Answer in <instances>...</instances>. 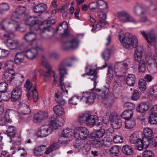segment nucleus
<instances>
[{
	"label": "nucleus",
	"mask_w": 157,
	"mask_h": 157,
	"mask_svg": "<svg viewBox=\"0 0 157 157\" xmlns=\"http://www.w3.org/2000/svg\"><path fill=\"white\" fill-rule=\"evenodd\" d=\"M53 127L52 124H45L41 126L38 130L37 135L40 137H46L51 134Z\"/></svg>",
	"instance_id": "obj_10"
},
{
	"label": "nucleus",
	"mask_w": 157,
	"mask_h": 157,
	"mask_svg": "<svg viewBox=\"0 0 157 157\" xmlns=\"http://www.w3.org/2000/svg\"><path fill=\"white\" fill-rule=\"evenodd\" d=\"M48 57L50 59L57 60L59 58L60 56L57 53L54 52L49 53Z\"/></svg>",
	"instance_id": "obj_60"
},
{
	"label": "nucleus",
	"mask_w": 157,
	"mask_h": 157,
	"mask_svg": "<svg viewBox=\"0 0 157 157\" xmlns=\"http://www.w3.org/2000/svg\"><path fill=\"white\" fill-rule=\"evenodd\" d=\"M48 114L45 111H40L35 116L34 122L36 123L39 122L41 121L46 119L48 117Z\"/></svg>",
	"instance_id": "obj_23"
},
{
	"label": "nucleus",
	"mask_w": 157,
	"mask_h": 157,
	"mask_svg": "<svg viewBox=\"0 0 157 157\" xmlns=\"http://www.w3.org/2000/svg\"><path fill=\"white\" fill-rule=\"evenodd\" d=\"M3 29L6 30L7 33L4 35V42L5 45L10 49H14L19 45V42L17 40H13L12 39L14 37L13 32L19 31L20 27L17 21H10L8 19L3 20L2 22Z\"/></svg>",
	"instance_id": "obj_1"
},
{
	"label": "nucleus",
	"mask_w": 157,
	"mask_h": 157,
	"mask_svg": "<svg viewBox=\"0 0 157 157\" xmlns=\"http://www.w3.org/2000/svg\"><path fill=\"white\" fill-rule=\"evenodd\" d=\"M11 94L10 93H7L6 92L2 94L0 96L1 98L3 101H9L11 97Z\"/></svg>",
	"instance_id": "obj_55"
},
{
	"label": "nucleus",
	"mask_w": 157,
	"mask_h": 157,
	"mask_svg": "<svg viewBox=\"0 0 157 157\" xmlns=\"http://www.w3.org/2000/svg\"><path fill=\"white\" fill-rule=\"evenodd\" d=\"M98 10H103L107 7L106 2L103 0H99L97 2Z\"/></svg>",
	"instance_id": "obj_46"
},
{
	"label": "nucleus",
	"mask_w": 157,
	"mask_h": 157,
	"mask_svg": "<svg viewBox=\"0 0 157 157\" xmlns=\"http://www.w3.org/2000/svg\"><path fill=\"white\" fill-rule=\"evenodd\" d=\"M133 116L132 110H126L122 114V116L123 118L126 120H130Z\"/></svg>",
	"instance_id": "obj_43"
},
{
	"label": "nucleus",
	"mask_w": 157,
	"mask_h": 157,
	"mask_svg": "<svg viewBox=\"0 0 157 157\" xmlns=\"http://www.w3.org/2000/svg\"><path fill=\"white\" fill-rule=\"evenodd\" d=\"M17 113L16 111L11 109H8L6 110L4 117L0 118V125L3 126L6 125L8 122H11L12 120L10 118V116Z\"/></svg>",
	"instance_id": "obj_11"
},
{
	"label": "nucleus",
	"mask_w": 157,
	"mask_h": 157,
	"mask_svg": "<svg viewBox=\"0 0 157 157\" xmlns=\"http://www.w3.org/2000/svg\"><path fill=\"white\" fill-rule=\"evenodd\" d=\"M152 140L150 139H147L143 138V140L141 139V144H138V146H137L136 149L139 151H141L143 148H146L148 146L151 144Z\"/></svg>",
	"instance_id": "obj_24"
},
{
	"label": "nucleus",
	"mask_w": 157,
	"mask_h": 157,
	"mask_svg": "<svg viewBox=\"0 0 157 157\" xmlns=\"http://www.w3.org/2000/svg\"><path fill=\"white\" fill-rule=\"evenodd\" d=\"M115 113V112H111L110 111L107 112L106 114L104 115L103 117V121L104 123L107 124L109 121L110 122Z\"/></svg>",
	"instance_id": "obj_28"
},
{
	"label": "nucleus",
	"mask_w": 157,
	"mask_h": 157,
	"mask_svg": "<svg viewBox=\"0 0 157 157\" xmlns=\"http://www.w3.org/2000/svg\"><path fill=\"white\" fill-rule=\"evenodd\" d=\"M128 13L125 11H122L118 13V16L119 20L123 22H124L127 17Z\"/></svg>",
	"instance_id": "obj_47"
},
{
	"label": "nucleus",
	"mask_w": 157,
	"mask_h": 157,
	"mask_svg": "<svg viewBox=\"0 0 157 157\" xmlns=\"http://www.w3.org/2000/svg\"><path fill=\"white\" fill-rule=\"evenodd\" d=\"M68 29V24L67 22L63 21L59 24V27L57 29V31L59 30L63 31V34H65Z\"/></svg>",
	"instance_id": "obj_42"
},
{
	"label": "nucleus",
	"mask_w": 157,
	"mask_h": 157,
	"mask_svg": "<svg viewBox=\"0 0 157 157\" xmlns=\"http://www.w3.org/2000/svg\"><path fill=\"white\" fill-rule=\"evenodd\" d=\"M47 8L46 4L40 3L34 7L33 8V10L35 13H42Z\"/></svg>",
	"instance_id": "obj_27"
},
{
	"label": "nucleus",
	"mask_w": 157,
	"mask_h": 157,
	"mask_svg": "<svg viewBox=\"0 0 157 157\" xmlns=\"http://www.w3.org/2000/svg\"><path fill=\"white\" fill-rule=\"evenodd\" d=\"M75 58H71L67 59L62 62L59 65L58 70L60 74L59 78V83L62 90L66 95L68 94V91L66 88L71 87V84L68 82H64V75L67 74V71L66 68L67 67H71L72 66L71 61L75 60Z\"/></svg>",
	"instance_id": "obj_2"
},
{
	"label": "nucleus",
	"mask_w": 157,
	"mask_h": 157,
	"mask_svg": "<svg viewBox=\"0 0 157 157\" xmlns=\"http://www.w3.org/2000/svg\"><path fill=\"white\" fill-rule=\"evenodd\" d=\"M142 7L140 5H136L134 7V14L136 15H138L140 12L141 14H144V12L142 11Z\"/></svg>",
	"instance_id": "obj_61"
},
{
	"label": "nucleus",
	"mask_w": 157,
	"mask_h": 157,
	"mask_svg": "<svg viewBox=\"0 0 157 157\" xmlns=\"http://www.w3.org/2000/svg\"><path fill=\"white\" fill-rule=\"evenodd\" d=\"M6 132L8 136L10 138L13 137L16 134V130L15 127L12 126H7Z\"/></svg>",
	"instance_id": "obj_37"
},
{
	"label": "nucleus",
	"mask_w": 157,
	"mask_h": 157,
	"mask_svg": "<svg viewBox=\"0 0 157 157\" xmlns=\"http://www.w3.org/2000/svg\"><path fill=\"white\" fill-rule=\"evenodd\" d=\"M138 87L140 90L144 91L147 88V83L143 79L140 80L138 83Z\"/></svg>",
	"instance_id": "obj_51"
},
{
	"label": "nucleus",
	"mask_w": 157,
	"mask_h": 157,
	"mask_svg": "<svg viewBox=\"0 0 157 157\" xmlns=\"http://www.w3.org/2000/svg\"><path fill=\"white\" fill-rule=\"evenodd\" d=\"M111 50L109 49H106L102 53V58L105 61L107 60L110 57Z\"/></svg>",
	"instance_id": "obj_53"
},
{
	"label": "nucleus",
	"mask_w": 157,
	"mask_h": 157,
	"mask_svg": "<svg viewBox=\"0 0 157 157\" xmlns=\"http://www.w3.org/2000/svg\"><path fill=\"white\" fill-rule=\"evenodd\" d=\"M141 33L148 43L151 44H154V48L157 49V44L156 43V37L153 33L151 32L146 34L144 31H143L141 32Z\"/></svg>",
	"instance_id": "obj_15"
},
{
	"label": "nucleus",
	"mask_w": 157,
	"mask_h": 157,
	"mask_svg": "<svg viewBox=\"0 0 157 157\" xmlns=\"http://www.w3.org/2000/svg\"><path fill=\"white\" fill-rule=\"evenodd\" d=\"M110 124L112 127L115 129L120 128L121 126V121L119 119L116 113L110 121Z\"/></svg>",
	"instance_id": "obj_22"
},
{
	"label": "nucleus",
	"mask_w": 157,
	"mask_h": 157,
	"mask_svg": "<svg viewBox=\"0 0 157 157\" xmlns=\"http://www.w3.org/2000/svg\"><path fill=\"white\" fill-rule=\"evenodd\" d=\"M97 11L98 16L103 20H100L96 26L94 25H92L91 26L92 27L91 31L93 33L99 30L102 27L108 24L104 20L106 18V14L102 10H98Z\"/></svg>",
	"instance_id": "obj_8"
},
{
	"label": "nucleus",
	"mask_w": 157,
	"mask_h": 157,
	"mask_svg": "<svg viewBox=\"0 0 157 157\" xmlns=\"http://www.w3.org/2000/svg\"><path fill=\"white\" fill-rule=\"evenodd\" d=\"M55 96L56 101L58 103H61L63 99L61 93L58 91H57L55 93Z\"/></svg>",
	"instance_id": "obj_54"
},
{
	"label": "nucleus",
	"mask_w": 157,
	"mask_h": 157,
	"mask_svg": "<svg viewBox=\"0 0 157 157\" xmlns=\"http://www.w3.org/2000/svg\"><path fill=\"white\" fill-rule=\"evenodd\" d=\"M14 71L12 69H7L4 72L3 77V79L8 83H10L14 78Z\"/></svg>",
	"instance_id": "obj_20"
},
{
	"label": "nucleus",
	"mask_w": 157,
	"mask_h": 157,
	"mask_svg": "<svg viewBox=\"0 0 157 157\" xmlns=\"http://www.w3.org/2000/svg\"><path fill=\"white\" fill-rule=\"evenodd\" d=\"M88 113L87 112H85L81 114L78 117V121L81 123L84 122L86 123L87 117H88Z\"/></svg>",
	"instance_id": "obj_48"
},
{
	"label": "nucleus",
	"mask_w": 157,
	"mask_h": 157,
	"mask_svg": "<svg viewBox=\"0 0 157 157\" xmlns=\"http://www.w3.org/2000/svg\"><path fill=\"white\" fill-rule=\"evenodd\" d=\"M143 132L144 136V138L152 140V136L153 134L152 130L149 128H146L144 129Z\"/></svg>",
	"instance_id": "obj_38"
},
{
	"label": "nucleus",
	"mask_w": 157,
	"mask_h": 157,
	"mask_svg": "<svg viewBox=\"0 0 157 157\" xmlns=\"http://www.w3.org/2000/svg\"><path fill=\"white\" fill-rule=\"evenodd\" d=\"M72 134V130L68 128H66L59 132L58 142L63 144L68 143Z\"/></svg>",
	"instance_id": "obj_7"
},
{
	"label": "nucleus",
	"mask_w": 157,
	"mask_h": 157,
	"mask_svg": "<svg viewBox=\"0 0 157 157\" xmlns=\"http://www.w3.org/2000/svg\"><path fill=\"white\" fill-rule=\"evenodd\" d=\"M45 149L46 147L44 145L37 147L34 149V152L36 156H40L44 154Z\"/></svg>",
	"instance_id": "obj_30"
},
{
	"label": "nucleus",
	"mask_w": 157,
	"mask_h": 157,
	"mask_svg": "<svg viewBox=\"0 0 157 157\" xmlns=\"http://www.w3.org/2000/svg\"><path fill=\"white\" fill-rule=\"evenodd\" d=\"M113 142L116 144H120L123 141L122 137L119 135L114 136L113 138Z\"/></svg>",
	"instance_id": "obj_62"
},
{
	"label": "nucleus",
	"mask_w": 157,
	"mask_h": 157,
	"mask_svg": "<svg viewBox=\"0 0 157 157\" xmlns=\"http://www.w3.org/2000/svg\"><path fill=\"white\" fill-rule=\"evenodd\" d=\"M104 144V142L102 140H95L92 142L93 147L96 148L101 147Z\"/></svg>",
	"instance_id": "obj_50"
},
{
	"label": "nucleus",
	"mask_w": 157,
	"mask_h": 157,
	"mask_svg": "<svg viewBox=\"0 0 157 157\" xmlns=\"http://www.w3.org/2000/svg\"><path fill=\"white\" fill-rule=\"evenodd\" d=\"M129 64L130 63L128 61L126 63H118L115 65L113 69L110 67H108V74H110L109 76L111 77H113L114 74H115V79L117 81H118V78L121 79L124 76V74L128 69V66Z\"/></svg>",
	"instance_id": "obj_4"
},
{
	"label": "nucleus",
	"mask_w": 157,
	"mask_h": 157,
	"mask_svg": "<svg viewBox=\"0 0 157 157\" xmlns=\"http://www.w3.org/2000/svg\"><path fill=\"white\" fill-rule=\"evenodd\" d=\"M89 134L88 130L84 127H77L73 130L74 136L77 139H86Z\"/></svg>",
	"instance_id": "obj_9"
},
{
	"label": "nucleus",
	"mask_w": 157,
	"mask_h": 157,
	"mask_svg": "<svg viewBox=\"0 0 157 157\" xmlns=\"http://www.w3.org/2000/svg\"><path fill=\"white\" fill-rule=\"evenodd\" d=\"M25 24L29 26L31 30H35L38 34H42L47 31H49L48 28L42 27L43 22L37 19L36 17L30 16L27 17L25 21Z\"/></svg>",
	"instance_id": "obj_3"
},
{
	"label": "nucleus",
	"mask_w": 157,
	"mask_h": 157,
	"mask_svg": "<svg viewBox=\"0 0 157 157\" xmlns=\"http://www.w3.org/2000/svg\"><path fill=\"white\" fill-rule=\"evenodd\" d=\"M25 57H26L24 51L18 52L15 55L14 62L16 64H20L24 62Z\"/></svg>",
	"instance_id": "obj_26"
},
{
	"label": "nucleus",
	"mask_w": 157,
	"mask_h": 157,
	"mask_svg": "<svg viewBox=\"0 0 157 157\" xmlns=\"http://www.w3.org/2000/svg\"><path fill=\"white\" fill-rule=\"evenodd\" d=\"M8 85L5 82H3L0 83V93H4L6 92Z\"/></svg>",
	"instance_id": "obj_59"
},
{
	"label": "nucleus",
	"mask_w": 157,
	"mask_h": 157,
	"mask_svg": "<svg viewBox=\"0 0 157 157\" xmlns=\"http://www.w3.org/2000/svg\"><path fill=\"white\" fill-rule=\"evenodd\" d=\"M86 74L87 75H90V76H93L92 80L94 81V88L93 89H91L90 90L91 92L93 91L94 90H95V91L100 92V90L99 89H95L94 87L96 86L95 84H97L96 83V78L98 76L97 75V72L95 69L93 68L92 66H90L88 67H86Z\"/></svg>",
	"instance_id": "obj_12"
},
{
	"label": "nucleus",
	"mask_w": 157,
	"mask_h": 157,
	"mask_svg": "<svg viewBox=\"0 0 157 157\" xmlns=\"http://www.w3.org/2000/svg\"><path fill=\"white\" fill-rule=\"evenodd\" d=\"M78 41L74 39L70 41L64 42L63 44L62 47L63 49H65L70 48L75 49L78 47Z\"/></svg>",
	"instance_id": "obj_19"
},
{
	"label": "nucleus",
	"mask_w": 157,
	"mask_h": 157,
	"mask_svg": "<svg viewBox=\"0 0 157 157\" xmlns=\"http://www.w3.org/2000/svg\"><path fill=\"white\" fill-rule=\"evenodd\" d=\"M23 38L25 41L29 42L31 45H35L38 44L36 43V34L34 32L28 33L24 35Z\"/></svg>",
	"instance_id": "obj_13"
},
{
	"label": "nucleus",
	"mask_w": 157,
	"mask_h": 157,
	"mask_svg": "<svg viewBox=\"0 0 157 157\" xmlns=\"http://www.w3.org/2000/svg\"><path fill=\"white\" fill-rule=\"evenodd\" d=\"M124 107L125 108L128 109L129 110H132L135 108V106L130 102H126L124 104Z\"/></svg>",
	"instance_id": "obj_64"
},
{
	"label": "nucleus",
	"mask_w": 157,
	"mask_h": 157,
	"mask_svg": "<svg viewBox=\"0 0 157 157\" xmlns=\"http://www.w3.org/2000/svg\"><path fill=\"white\" fill-rule=\"evenodd\" d=\"M82 95V96H83V99L84 98L86 103L88 104H91L93 103L95 95L93 93H91V92H83Z\"/></svg>",
	"instance_id": "obj_21"
},
{
	"label": "nucleus",
	"mask_w": 157,
	"mask_h": 157,
	"mask_svg": "<svg viewBox=\"0 0 157 157\" xmlns=\"http://www.w3.org/2000/svg\"><path fill=\"white\" fill-rule=\"evenodd\" d=\"M32 46V47L31 49H28L27 44H23L20 47V49L24 51L25 57L29 59H34L36 57L39 52H42L44 49L41 44Z\"/></svg>",
	"instance_id": "obj_5"
},
{
	"label": "nucleus",
	"mask_w": 157,
	"mask_h": 157,
	"mask_svg": "<svg viewBox=\"0 0 157 157\" xmlns=\"http://www.w3.org/2000/svg\"><path fill=\"white\" fill-rule=\"evenodd\" d=\"M148 105L146 103H142L140 104L136 108V110L137 112L144 113L149 109Z\"/></svg>",
	"instance_id": "obj_29"
},
{
	"label": "nucleus",
	"mask_w": 157,
	"mask_h": 157,
	"mask_svg": "<svg viewBox=\"0 0 157 157\" xmlns=\"http://www.w3.org/2000/svg\"><path fill=\"white\" fill-rule=\"evenodd\" d=\"M74 147L76 151L81 152L84 149V145L83 144L77 143L74 145Z\"/></svg>",
	"instance_id": "obj_58"
},
{
	"label": "nucleus",
	"mask_w": 157,
	"mask_h": 157,
	"mask_svg": "<svg viewBox=\"0 0 157 157\" xmlns=\"http://www.w3.org/2000/svg\"><path fill=\"white\" fill-rule=\"evenodd\" d=\"M123 153L128 155H131L133 154V151L130 146L126 145L123 146L122 148Z\"/></svg>",
	"instance_id": "obj_39"
},
{
	"label": "nucleus",
	"mask_w": 157,
	"mask_h": 157,
	"mask_svg": "<svg viewBox=\"0 0 157 157\" xmlns=\"http://www.w3.org/2000/svg\"><path fill=\"white\" fill-rule=\"evenodd\" d=\"M135 125V122L133 120H126L125 122V127L126 128L130 129L133 128Z\"/></svg>",
	"instance_id": "obj_49"
},
{
	"label": "nucleus",
	"mask_w": 157,
	"mask_h": 157,
	"mask_svg": "<svg viewBox=\"0 0 157 157\" xmlns=\"http://www.w3.org/2000/svg\"><path fill=\"white\" fill-rule=\"evenodd\" d=\"M135 75L133 74H129L127 76L126 79L127 84L130 86H133L136 82Z\"/></svg>",
	"instance_id": "obj_31"
},
{
	"label": "nucleus",
	"mask_w": 157,
	"mask_h": 157,
	"mask_svg": "<svg viewBox=\"0 0 157 157\" xmlns=\"http://www.w3.org/2000/svg\"><path fill=\"white\" fill-rule=\"evenodd\" d=\"M140 134V132H135L129 136V142L136 147L137 146H138L139 143L141 144V139L139 136Z\"/></svg>",
	"instance_id": "obj_17"
},
{
	"label": "nucleus",
	"mask_w": 157,
	"mask_h": 157,
	"mask_svg": "<svg viewBox=\"0 0 157 157\" xmlns=\"http://www.w3.org/2000/svg\"><path fill=\"white\" fill-rule=\"evenodd\" d=\"M142 49L140 48H137L135 52L134 57L136 60L137 62H139L141 60V59L142 57Z\"/></svg>",
	"instance_id": "obj_45"
},
{
	"label": "nucleus",
	"mask_w": 157,
	"mask_h": 157,
	"mask_svg": "<svg viewBox=\"0 0 157 157\" xmlns=\"http://www.w3.org/2000/svg\"><path fill=\"white\" fill-rule=\"evenodd\" d=\"M83 99V96L76 95L70 98L68 101V103L71 105H76L77 104L78 100L81 101Z\"/></svg>",
	"instance_id": "obj_34"
},
{
	"label": "nucleus",
	"mask_w": 157,
	"mask_h": 157,
	"mask_svg": "<svg viewBox=\"0 0 157 157\" xmlns=\"http://www.w3.org/2000/svg\"><path fill=\"white\" fill-rule=\"evenodd\" d=\"M55 113L59 116H61L65 114V111L63 108L60 105H57L54 106L53 108Z\"/></svg>",
	"instance_id": "obj_32"
},
{
	"label": "nucleus",
	"mask_w": 157,
	"mask_h": 157,
	"mask_svg": "<svg viewBox=\"0 0 157 157\" xmlns=\"http://www.w3.org/2000/svg\"><path fill=\"white\" fill-rule=\"evenodd\" d=\"M26 10V7L24 6H19L18 7H17L16 8L14 14L18 16H15L14 17H13V18L14 17L16 18H20V17L18 16L25 15ZM13 15H14V14L13 15Z\"/></svg>",
	"instance_id": "obj_25"
},
{
	"label": "nucleus",
	"mask_w": 157,
	"mask_h": 157,
	"mask_svg": "<svg viewBox=\"0 0 157 157\" xmlns=\"http://www.w3.org/2000/svg\"><path fill=\"white\" fill-rule=\"evenodd\" d=\"M50 122L53 128L56 129L63 125L64 120L62 117H59L56 115H54L51 117Z\"/></svg>",
	"instance_id": "obj_14"
},
{
	"label": "nucleus",
	"mask_w": 157,
	"mask_h": 157,
	"mask_svg": "<svg viewBox=\"0 0 157 157\" xmlns=\"http://www.w3.org/2000/svg\"><path fill=\"white\" fill-rule=\"evenodd\" d=\"M109 151L112 156H117L120 153V148L118 146H113L111 147Z\"/></svg>",
	"instance_id": "obj_36"
},
{
	"label": "nucleus",
	"mask_w": 157,
	"mask_h": 157,
	"mask_svg": "<svg viewBox=\"0 0 157 157\" xmlns=\"http://www.w3.org/2000/svg\"><path fill=\"white\" fill-rule=\"evenodd\" d=\"M149 121L151 124H157V114L151 113L149 116Z\"/></svg>",
	"instance_id": "obj_52"
},
{
	"label": "nucleus",
	"mask_w": 157,
	"mask_h": 157,
	"mask_svg": "<svg viewBox=\"0 0 157 157\" xmlns=\"http://www.w3.org/2000/svg\"><path fill=\"white\" fill-rule=\"evenodd\" d=\"M140 93L139 90H135L133 93L132 99L133 100L137 101L140 98Z\"/></svg>",
	"instance_id": "obj_57"
},
{
	"label": "nucleus",
	"mask_w": 157,
	"mask_h": 157,
	"mask_svg": "<svg viewBox=\"0 0 157 157\" xmlns=\"http://www.w3.org/2000/svg\"><path fill=\"white\" fill-rule=\"evenodd\" d=\"M22 93V90L20 86L16 87L12 91L11 100L15 102L18 101Z\"/></svg>",
	"instance_id": "obj_16"
},
{
	"label": "nucleus",
	"mask_w": 157,
	"mask_h": 157,
	"mask_svg": "<svg viewBox=\"0 0 157 157\" xmlns=\"http://www.w3.org/2000/svg\"><path fill=\"white\" fill-rule=\"evenodd\" d=\"M138 65L139 71L140 73H142L145 72L146 68V63L145 61L142 59L139 61Z\"/></svg>",
	"instance_id": "obj_40"
},
{
	"label": "nucleus",
	"mask_w": 157,
	"mask_h": 157,
	"mask_svg": "<svg viewBox=\"0 0 157 157\" xmlns=\"http://www.w3.org/2000/svg\"><path fill=\"white\" fill-rule=\"evenodd\" d=\"M154 156L153 152L150 150H146L143 153V157H153Z\"/></svg>",
	"instance_id": "obj_63"
},
{
	"label": "nucleus",
	"mask_w": 157,
	"mask_h": 157,
	"mask_svg": "<svg viewBox=\"0 0 157 157\" xmlns=\"http://www.w3.org/2000/svg\"><path fill=\"white\" fill-rule=\"evenodd\" d=\"M14 105L16 109H21L22 113L24 115L29 114L31 111L29 106L24 103L17 101L14 103Z\"/></svg>",
	"instance_id": "obj_18"
},
{
	"label": "nucleus",
	"mask_w": 157,
	"mask_h": 157,
	"mask_svg": "<svg viewBox=\"0 0 157 157\" xmlns=\"http://www.w3.org/2000/svg\"><path fill=\"white\" fill-rule=\"evenodd\" d=\"M59 147V146L58 144L56 143H53L48 148H46V150L44 151V154L48 155Z\"/></svg>",
	"instance_id": "obj_33"
},
{
	"label": "nucleus",
	"mask_w": 157,
	"mask_h": 157,
	"mask_svg": "<svg viewBox=\"0 0 157 157\" xmlns=\"http://www.w3.org/2000/svg\"><path fill=\"white\" fill-rule=\"evenodd\" d=\"M118 36L119 40L124 48L129 50L137 46L138 40L135 36H130L122 30L119 33Z\"/></svg>",
	"instance_id": "obj_6"
},
{
	"label": "nucleus",
	"mask_w": 157,
	"mask_h": 157,
	"mask_svg": "<svg viewBox=\"0 0 157 157\" xmlns=\"http://www.w3.org/2000/svg\"><path fill=\"white\" fill-rule=\"evenodd\" d=\"M88 117L87 119L86 124H87L94 125L96 122V117L95 116L93 115H90L88 114Z\"/></svg>",
	"instance_id": "obj_41"
},
{
	"label": "nucleus",
	"mask_w": 157,
	"mask_h": 157,
	"mask_svg": "<svg viewBox=\"0 0 157 157\" xmlns=\"http://www.w3.org/2000/svg\"><path fill=\"white\" fill-rule=\"evenodd\" d=\"M125 20V21L124 22V23L130 22L133 23L135 24H136L138 23V21H137L132 16L128 13Z\"/></svg>",
	"instance_id": "obj_56"
},
{
	"label": "nucleus",
	"mask_w": 157,
	"mask_h": 157,
	"mask_svg": "<svg viewBox=\"0 0 157 157\" xmlns=\"http://www.w3.org/2000/svg\"><path fill=\"white\" fill-rule=\"evenodd\" d=\"M10 9L9 6L7 3H4L0 4V14L2 15L5 12L8 11Z\"/></svg>",
	"instance_id": "obj_44"
},
{
	"label": "nucleus",
	"mask_w": 157,
	"mask_h": 157,
	"mask_svg": "<svg viewBox=\"0 0 157 157\" xmlns=\"http://www.w3.org/2000/svg\"><path fill=\"white\" fill-rule=\"evenodd\" d=\"M42 74L43 75L46 77H50L52 75L54 78V82L53 83V85H56V77H55L54 71L52 70L51 68H49L47 71H43Z\"/></svg>",
	"instance_id": "obj_35"
}]
</instances>
